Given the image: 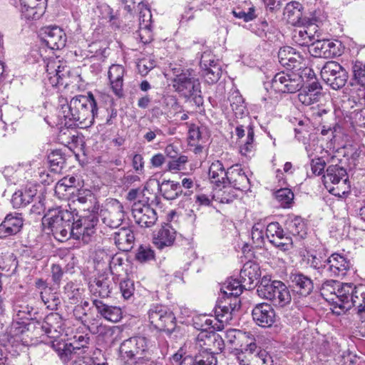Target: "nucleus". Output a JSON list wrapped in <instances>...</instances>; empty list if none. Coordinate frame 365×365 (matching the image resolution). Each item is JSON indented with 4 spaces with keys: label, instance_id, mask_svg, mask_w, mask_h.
Wrapping results in <instances>:
<instances>
[{
    "label": "nucleus",
    "instance_id": "nucleus-38",
    "mask_svg": "<svg viewBox=\"0 0 365 365\" xmlns=\"http://www.w3.org/2000/svg\"><path fill=\"white\" fill-rule=\"evenodd\" d=\"M217 359L212 352L196 354L194 357L186 356L180 365H216Z\"/></svg>",
    "mask_w": 365,
    "mask_h": 365
},
{
    "label": "nucleus",
    "instance_id": "nucleus-61",
    "mask_svg": "<svg viewBox=\"0 0 365 365\" xmlns=\"http://www.w3.org/2000/svg\"><path fill=\"white\" fill-rule=\"evenodd\" d=\"M123 259L118 255H114L110 260L109 267L112 274H119L123 270Z\"/></svg>",
    "mask_w": 365,
    "mask_h": 365
},
{
    "label": "nucleus",
    "instance_id": "nucleus-64",
    "mask_svg": "<svg viewBox=\"0 0 365 365\" xmlns=\"http://www.w3.org/2000/svg\"><path fill=\"white\" fill-rule=\"evenodd\" d=\"M229 100L233 110L239 109L240 113L243 112L245 108L243 106L244 101L242 96L237 91L233 92Z\"/></svg>",
    "mask_w": 365,
    "mask_h": 365
},
{
    "label": "nucleus",
    "instance_id": "nucleus-53",
    "mask_svg": "<svg viewBox=\"0 0 365 365\" xmlns=\"http://www.w3.org/2000/svg\"><path fill=\"white\" fill-rule=\"evenodd\" d=\"M155 61L151 56H148L140 59L137 66L140 74L145 76L150 70L155 68Z\"/></svg>",
    "mask_w": 365,
    "mask_h": 365
},
{
    "label": "nucleus",
    "instance_id": "nucleus-24",
    "mask_svg": "<svg viewBox=\"0 0 365 365\" xmlns=\"http://www.w3.org/2000/svg\"><path fill=\"white\" fill-rule=\"evenodd\" d=\"M42 329L51 338L58 339L64 331V322L58 313L47 315L42 324Z\"/></svg>",
    "mask_w": 365,
    "mask_h": 365
},
{
    "label": "nucleus",
    "instance_id": "nucleus-35",
    "mask_svg": "<svg viewBox=\"0 0 365 365\" xmlns=\"http://www.w3.org/2000/svg\"><path fill=\"white\" fill-rule=\"evenodd\" d=\"M291 282L293 286L297 289V292L302 296H307L313 289V282L308 277L300 274H292L290 276Z\"/></svg>",
    "mask_w": 365,
    "mask_h": 365
},
{
    "label": "nucleus",
    "instance_id": "nucleus-55",
    "mask_svg": "<svg viewBox=\"0 0 365 365\" xmlns=\"http://www.w3.org/2000/svg\"><path fill=\"white\" fill-rule=\"evenodd\" d=\"M284 234V230L278 222H271L267 226L266 236L271 242L272 239L279 238Z\"/></svg>",
    "mask_w": 365,
    "mask_h": 365
},
{
    "label": "nucleus",
    "instance_id": "nucleus-5",
    "mask_svg": "<svg viewBox=\"0 0 365 365\" xmlns=\"http://www.w3.org/2000/svg\"><path fill=\"white\" fill-rule=\"evenodd\" d=\"M257 292L259 297L270 301L275 307H284L292 301L290 291L282 282L267 277L262 278Z\"/></svg>",
    "mask_w": 365,
    "mask_h": 365
},
{
    "label": "nucleus",
    "instance_id": "nucleus-16",
    "mask_svg": "<svg viewBox=\"0 0 365 365\" xmlns=\"http://www.w3.org/2000/svg\"><path fill=\"white\" fill-rule=\"evenodd\" d=\"M351 262L344 256L334 253L327 259V267L323 271L327 277H343L349 270Z\"/></svg>",
    "mask_w": 365,
    "mask_h": 365
},
{
    "label": "nucleus",
    "instance_id": "nucleus-43",
    "mask_svg": "<svg viewBox=\"0 0 365 365\" xmlns=\"http://www.w3.org/2000/svg\"><path fill=\"white\" fill-rule=\"evenodd\" d=\"M337 287H340L339 281L333 279L326 280L322 284L320 289L321 295L326 301L331 303V301H334L336 299V297L334 296V292Z\"/></svg>",
    "mask_w": 365,
    "mask_h": 365
},
{
    "label": "nucleus",
    "instance_id": "nucleus-41",
    "mask_svg": "<svg viewBox=\"0 0 365 365\" xmlns=\"http://www.w3.org/2000/svg\"><path fill=\"white\" fill-rule=\"evenodd\" d=\"M245 287L242 280L238 281L230 278L224 283L220 290L225 297H234L235 299H237Z\"/></svg>",
    "mask_w": 365,
    "mask_h": 365
},
{
    "label": "nucleus",
    "instance_id": "nucleus-50",
    "mask_svg": "<svg viewBox=\"0 0 365 365\" xmlns=\"http://www.w3.org/2000/svg\"><path fill=\"white\" fill-rule=\"evenodd\" d=\"M307 264L310 267L316 269L321 276L324 277V274L322 270H324L325 267H327V259L323 260L320 257L311 255L307 257Z\"/></svg>",
    "mask_w": 365,
    "mask_h": 365
},
{
    "label": "nucleus",
    "instance_id": "nucleus-8",
    "mask_svg": "<svg viewBox=\"0 0 365 365\" xmlns=\"http://www.w3.org/2000/svg\"><path fill=\"white\" fill-rule=\"evenodd\" d=\"M150 324L159 331L171 333L176 327L175 317L168 308L160 304H153L148 311Z\"/></svg>",
    "mask_w": 365,
    "mask_h": 365
},
{
    "label": "nucleus",
    "instance_id": "nucleus-54",
    "mask_svg": "<svg viewBox=\"0 0 365 365\" xmlns=\"http://www.w3.org/2000/svg\"><path fill=\"white\" fill-rule=\"evenodd\" d=\"M271 243L283 251L290 250L293 245L292 237L284 233L279 238H276V240L272 239Z\"/></svg>",
    "mask_w": 365,
    "mask_h": 365
},
{
    "label": "nucleus",
    "instance_id": "nucleus-27",
    "mask_svg": "<svg viewBox=\"0 0 365 365\" xmlns=\"http://www.w3.org/2000/svg\"><path fill=\"white\" fill-rule=\"evenodd\" d=\"M93 304L98 313L107 321L116 323L123 317V312L119 307L108 305L97 299H93Z\"/></svg>",
    "mask_w": 365,
    "mask_h": 365
},
{
    "label": "nucleus",
    "instance_id": "nucleus-44",
    "mask_svg": "<svg viewBox=\"0 0 365 365\" xmlns=\"http://www.w3.org/2000/svg\"><path fill=\"white\" fill-rule=\"evenodd\" d=\"M41 298L48 309L56 310L61 304V299L56 293L51 292L50 288L45 287L41 292Z\"/></svg>",
    "mask_w": 365,
    "mask_h": 365
},
{
    "label": "nucleus",
    "instance_id": "nucleus-57",
    "mask_svg": "<svg viewBox=\"0 0 365 365\" xmlns=\"http://www.w3.org/2000/svg\"><path fill=\"white\" fill-rule=\"evenodd\" d=\"M135 259L140 262H146L154 259V252L148 246H140Z\"/></svg>",
    "mask_w": 365,
    "mask_h": 365
},
{
    "label": "nucleus",
    "instance_id": "nucleus-2",
    "mask_svg": "<svg viewBox=\"0 0 365 365\" xmlns=\"http://www.w3.org/2000/svg\"><path fill=\"white\" fill-rule=\"evenodd\" d=\"M336 299L331 301L333 304L341 309H349L351 307L357 309L359 319L358 329L365 336V285L359 284L353 287L351 284H341L334 292Z\"/></svg>",
    "mask_w": 365,
    "mask_h": 365
},
{
    "label": "nucleus",
    "instance_id": "nucleus-60",
    "mask_svg": "<svg viewBox=\"0 0 365 365\" xmlns=\"http://www.w3.org/2000/svg\"><path fill=\"white\" fill-rule=\"evenodd\" d=\"M232 14L236 18L243 19L245 22L252 21L256 17L255 9L253 6L249 8L247 12L238 9L233 10Z\"/></svg>",
    "mask_w": 365,
    "mask_h": 365
},
{
    "label": "nucleus",
    "instance_id": "nucleus-4",
    "mask_svg": "<svg viewBox=\"0 0 365 365\" xmlns=\"http://www.w3.org/2000/svg\"><path fill=\"white\" fill-rule=\"evenodd\" d=\"M173 87L185 98L193 97L196 103H202L200 83L191 69L173 68Z\"/></svg>",
    "mask_w": 365,
    "mask_h": 365
},
{
    "label": "nucleus",
    "instance_id": "nucleus-59",
    "mask_svg": "<svg viewBox=\"0 0 365 365\" xmlns=\"http://www.w3.org/2000/svg\"><path fill=\"white\" fill-rule=\"evenodd\" d=\"M64 292L67 297L73 302L78 300L81 295L80 289L73 282L66 284L64 287Z\"/></svg>",
    "mask_w": 365,
    "mask_h": 365
},
{
    "label": "nucleus",
    "instance_id": "nucleus-17",
    "mask_svg": "<svg viewBox=\"0 0 365 365\" xmlns=\"http://www.w3.org/2000/svg\"><path fill=\"white\" fill-rule=\"evenodd\" d=\"M41 38L46 46L52 50H58L66 46V34L58 26L43 28L41 33Z\"/></svg>",
    "mask_w": 365,
    "mask_h": 365
},
{
    "label": "nucleus",
    "instance_id": "nucleus-34",
    "mask_svg": "<svg viewBox=\"0 0 365 365\" xmlns=\"http://www.w3.org/2000/svg\"><path fill=\"white\" fill-rule=\"evenodd\" d=\"M219 336L202 331L197 335L195 348L198 351L197 354L212 352V345L218 341Z\"/></svg>",
    "mask_w": 365,
    "mask_h": 365
},
{
    "label": "nucleus",
    "instance_id": "nucleus-7",
    "mask_svg": "<svg viewBox=\"0 0 365 365\" xmlns=\"http://www.w3.org/2000/svg\"><path fill=\"white\" fill-rule=\"evenodd\" d=\"M323 182L329 192L335 196L341 197L350 191L346 170L337 165L327 168Z\"/></svg>",
    "mask_w": 365,
    "mask_h": 365
},
{
    "label": "nucleus",
    "instance_id": "nucleus-22",
    "mask_svg": "<svg viewBox=\"0 0 365 365\" xmlns=\"http://www.w3.org/2000/svg\"><path fill=\"white\" fill-rule=\"evenodd\" d=\"M252 315L256 324L262 327H269L275 321V312L267 303L257 304L252 309Z\"/></svg>",
    "mask_w": 365,
    "mask_h": 365
},
{
    "label": "nucleus",
    "instance_id": "nucleus-52",
    "mask_svg": "<svg viewBox=\"0 0 365 365\" xmlns=\"http://www.w3.org/2000/svg\"><path fill=\"white\" fill-rule=\"evenodd\" d=\"M263 225L260 223L255 224L252 229V240L257 247L264 245V237L263 235Z\"/></svg>",
    "mask_w": 365,
    "mask_h": 365
},
{
    "label": "nucleus",
    "instance_id": "nucleus-14",
    "mask_svg": "<svg viewBox=\"0 0 365 365\" xmlns=\"http://www.w3.org/2000/svg\"><path fill=\"white\" fill-rule=\"evenodd\" d=\"M132 214L135 222L141 227H150L157 221L155 210L149 205L138 201L132 205Z\"/></svg>",
    "mask_w": 365,
    "mask_h": 365
},
{
    "label": "nucleus",
    "instance_id": "nucleus-31",
    "mask_svg": "<svg viewBox=\"0 0 365 365\" xmlns=\"http://www.w3.org/2000/svg\"><path fill=\"white\" fill-rule=\"evenodd\" d=\"M240 275L244 286L250 289L254 282L259 279L261 271L257 264L248 262L244 264Z\"/></svg>",
    "mask_w": 365,
    "mask_h": 365
},
{
    "label": "nucleus",
    "instance_id": "nucleus-45",
    "mask_svg": "<svg viewBox=\"0 0 365 365\" xmlns=\"http://www.w3.org/2000/svg\"><path fill=\"white\" fill-rule=\"evenodd\" d=\"M51 170L54 173H60L66 163V158L60 150H53L48 156Z\"/></svg>",
    "mask_w": 365,
    "mask_h": 365
},
{
    "label": "nucleus",
    "instance_id": "nucleus-10",
    "mask_svg": "<svg viewBox=\"0 0 365 365\" xmlns=\"http://www.w3.org/2000/svg\"><path fill=\"white\" fill-rule=\"evenodd\" d=\"M323 81L334 90L343 88L348 80V73L338 62L327 61L321 69Z\"/></svg>",
    "mask_w": 365,
    "mask_h": 365
},
{
    "label": "nucleus",
    "instance_id": "nucleus-32",
    "mask_svg": "<svg viewBox=\"0 0 365 365\" xmlns=\"http://www.w3.org/2000/svg\"><path fill=\"white\" fill-rule=\"evenodd\" d=\"M230 170L226 171L223 164L220 160L213 162L209 168V177L212 183L217 186L227 185L229 172Z\"/></svg>",
    "mask_w": 365,
    "mask_h": 365
},
{
    "label": "nucleus",
    "instance_id": "nucleus-12",
    "mask_svg": "<svg viewBox=\"0 0 365 365\" xmlns=\"http://www.w3.org/2000/svg\"><path fill=\"white\" fill-rule=\"evenodd\" d=\"M46 78L52 86L63 85V80L69 74V68L66 62L58 58H49L46 61Z\"/></svg>",
    "mask_w": 365,
    "mask_h": 365
},
{
    "label": "nucleus",
    "instance_id": "nucleus-20",
    "mask_svg": "<svg viewBox=\"0 0 365 365\" xmlns=\"http://www.w3.org/2000/svg\"><path fill=\"white\" fill-rule=\"evenodd\" d=\"M303 6L298 1H291L285 6L283 12L284 19L294 26L305 25L309 21L303 16Z\"/></svg>",
    "mask_w": 365,
    "mask_h": 365
},
{
    "label": "nucleus",
    "instance_id": "nucleus-29",
    "mask_svg": "<svg viewBox=\"0 0 365 365\" xmlns=\"http://www.w3.org/2000/svg\"><path fill=\"white\" fill-rule=\"evenodd\" d=\"M231 185L235 189L247 191L250 189V179L240 168H231L227 185Z\"/></svg>",
    "mask_w": 365,
    "mask_h": 365
},
{
    "label": "nucleus",
    "instance_id": "nucleus-1",
    "mask_svg": "<svg viewBox=\"0 0 365 365\" xmlns=\"http://www.w3.org/2000/svg\"><path fill=\"white\" fill-rule=\"evenodd\" d=\"M58 104V124L71 126L72 122H75L78 125L85 128L93 125L98 108L91 93H88V96H75L69 103L67 99L60 97Z\"/></svg>",
    "mask_w": 365,
    "mask_h": 365
},
{
    "label": "nucleus",
    "instance_id": "nucleus-62",
    "mask_svg": "<svg viewBox=\"0 0 365 365\" xmlns=\"http://www.w3.org/2000/svg\"><path fill=\"white\" fill-rule=\"evenodd\" d=\"M187 162V157L180 155L178 158H173L168 164V168L170 171H177L181 170Z\"/></svg>",
    "mask_w": 365,
    "mask_h": 365
},
{
    "label": "nucleus",
    "instance_id": "nucleus-49",
    "mask_svg": "<svg viewBox=\"0 0 365 365\" xmlns=\"http://www.w3.org/2000/svg\"><path fill=\"white\" fill-rule=\"evenodd\" d=\"M275 198L282 207H288L292 203L294 194L289 188H282L275 192Z\"/></svg>",
    "mask_w": 365,
    "mask_h": 365
},
{
    "label": "nucleus",
    "instance_id": "nucleus-58",
    "mask_svg": "<svg viewBox=\"0 0 365 365\" xmlns=\"http://www.w3.org/2000/svg\"><path fill=\"white\" fill-rule=\"evenodd\" d=\"M120 289L124 299H130L135 290L133 282L129 279L122 280L120 282Z\"/></svg>",
    "mask_w": 365,
    "mask_h": 365
},
{
    "label": "nucleus",
    "instance_id": "nucleus-39",
    "mask_svg": "<svg viewBox=\"0 0 365 365\" xmlns=\"http://www.w3.org/2000/svg\"><path fill=\"white\" fill-rule=\"evenodd\" d=\"M36 192L32 189H25L24 190H18L14 192L11 198V203L14 208L25 207L31 203Z\"/></svg>",
    "mask_w": 365,
    "mask_h": 365
},
{
    "label": "nucleus",
    "instance_id": "nucleus-25",
    "mask_svg": "<svg viewBox=\"0 0 365 365\" xmlns=\"http://www.w3.org/2000/svg\"><path fill=\"white\" fill-rule=\"evenodd\" d=\"M125 69L123 66L119 64H113L110 66L108 76L110 85L113 93L118 98L124 96L123 91V76Z\"/></svg>",
    "mask_w": 365,
    "mask_h": 365
},
{
    "label": "nucleus",
    "instance_id": "nucleus-46",
    "mask_svg": "<svg viewBox=\"0 0 365 365\" xmlns=\"http://www.w3.org/2000/svg\"><path fill=\"white\" fill-rule=\"evenodd\" d=\"M188 140L189 144L195 145L205 137L206 128L198 125L191 123L188 124Z\"/></svg>",
    "mask_w": 365,
    "mask_h": 365
},
{
    "label": "nucleus",
    "instance_id": "nucleus-11",
    "mask_svg": "<svg viewBox=\"0 0 365 365\" xmlns=\"http://www.w3.org/2000/svg\"><path fill=\"white\" fill-rule=\"evenodd\" d=\"M304 81L298 73L280 72L272 80V88L278 93H292L299 91L303 86Z\"/></svg>",
    "mask_w": 365,
    "mask_h": 365
},
{
    "label": "nucleus",
    "instance_id": "nucleus-28",
    "mask_svg": "<svg viewBox=\"0 0 365 365\" xmlns=\"http://www.w3.org/2000/svg\"><path fill=\"white\" fill-rule=\"evenodd\" d=\"M239 302L240 301L237 299H235L234 302L230 303L228 306H220L216 309L215 320L218 321L219 323V326H214L216 330H222L225 326L230 323V322L232 319L233 312H235L236 309L240 308Z\"/></svg>",
    "mask_w": 365,
    "mask_h": 365
},
{
    "label": "nucleus",
    "instance_id": "nucleus-30",
    "mask_svg": "<svg viewBox=\"0 0 365 365\" xmlns=\"http://www.w3.org/2000/svg\"><path fill=\"white\" fill-rule=\"evenodd\" d=\"M322 95V86L317 82L312 83L309 86L300 91L299 101L304 106H310L317 102Z\"/></svg>",
    "mask_w": 365,
    "mask_h": 365
},
{
    "label": "nucleus",
    "instance_id": "nucleus-37",
    "mask_svg": "<svg viewBox=\"0 0 365 365\" xmlns=\"http://www.w3.org/2000/svg\"><path fill=\"white\" fill-rule=\"evenodd\" d=\"M114 328L104 324L96 318L91 319L88 324V329L91 334L101 336L104 339H108L113 336Z\"/></svg>",
    "mask_w": 365,
    "mask_h": 365
},
{
    "label": "nucleus",
    "instance_id": "nucleus-36",
    "mask_svg": "<svg viewBox=\"0 0 365 365\" xmlns=\"http://www.w3.org/2000/svg\"><path fill=\"white\" fill-rule=\"evenodd\" d=\"M51 346L63 362L71 360L72 356L76 353L73 343H67L63 340L58 341L55 339L52 341Z\"/></svg>",
    "mask_w": 365,
    "mask_h": 365
},
{
    "label": "nucleus",
    "instance_id": "nucleus-19",
    "mask_svg": "<svg viewBox=\"0 0 365 365\" xmlns=\"http://www.w3.org/2000/svg\"><path fill=\"white\" fill-rule=\"evenodd\" d=\"M24 225L21 214L14 212L8 214L0 224V238L4 239L19 233Z\"/></svg>",
    "mask_w": 365,
    "mask_h": 365
},
{
    "label": "nucleus",
    "instance_id": "nucleus-63",
    "mask_svg": "<svg viewBox=\"0 0 365 365\" xmlns=\"http://www.w3.org/2000/svg\"><path fill=\"white\" fill-rule=\"evenodd\" d=\"M200 64L202 69H207L209 66H212L213 64H218V63L212 53L207 51L202 53Z\"/></svg>",
    "mask_w": 365,
    "mask_h": 365
},
{
    "label": "nucleus",
    "instance_id": "nucleus-42",
    "mask_svg": "<svg viewBox=\"0 0 365 365\" xmlns=\"http://www.w3.org/2000/svg\"><path fill=\"white\" fill-rule=\"evenodd\" d=\"M160 191L164 197L168 200L176 199L182 193L180 184L170 180H165L162 182Z\"/></svg>",
    "mask_w": 365,
    "mask_h": 365
},
{
    "label": "nucleus",
    "instance_id": "nucleus-13",
    "mask_svg": "<svg viewBox=\"0 0 365 365\" xmlns=\"http://www.w3.org/2000/svg\"><path fill=\"white\" fill-rule=\"evenodd\" d=\"M292 32L293 42L300 46H313V43L319 38L318 26L310 21L305 25L297 26Z\"/></svg>",
    "mask_w": 365,
    "mask_h": 365
},
{
    "label": "nucleus",
    "instance_id": "nucleus-56",
    "mask_svg": "<svg viewBox=\"0 0 365 365\" xmlns=\"http://www.w3.org/2000/svg\"><path fill=\"white\" fill-rule=\"evenodd\" d=\"M247 140L245 143L240 147V153L244 155H247L254 148V130L252 125L247 128Z\"/></svg>",
    "mask_w": 365,
    "mask_h": 365
},
{
    "label": "nucleus",
    "instance_id": "nucleus-23",
    "mask_svg": "<svg viewBox=\"0 0 365 365\" xmlns=\"http://www.w3.org/2000/svg\"><path fill=\"white\" fill-rule=\"evenodd\" d=\"M114 244L118 249L123 252L130 251L135 242V236L129 227L118 228L111 235Z\"/></svg>",
    "mask_w": 365,
    "mask_h": 365
},
{
    "label": "nucleus",
    "instance_id": "nucleus-6",
    "mask_svg": "<svg viewBox=\"0 0 365 365\" xmlns=\"http://www.w3.org/2000/svg\"><path fill=\"white\" fill-rule=\"evenodd\" d=\"M43 223H47L54 237L63 242L69 239V233L74 221L73 214L61 208L49 210L43 218Z\"/></svg>",
    "mask_w": 365,
    "mask_h": 365
},
{
    "label": "nucleus",
    "instance_id": "nucleus-48",
    "mask_svg": "<svg viewBox=\"0 0 365 365\" xmlns=\"http://www.w3.org/2000/svg\"><path fill=\"white\" fill-rule=\"evenodd\" d=\"M352 71L356 83L365 89V63L359 61H354Z\"/></svg>",
    "mask_w": 365,
    "mask_h": 365
},
{
    "label": "nucleus",
    "instance_id": "nucleus-18",
    "mask_svg": "<svg viewBox=\"0 0 365 365\" xmlns=\"http://www.w3.org/2000/svg\"><path fill=\"white\" fill-rule=\"evenodd\" d=\"M340 43L330 40H317L313 43L312 52L316 57L331 58L341 55Z\"/></svg>",
    "mask_w": 365,
    "mask_h": 365
},
{
    "label": "nucleus",
    "instance_id": "nucleus-21",
    "mask_svg": "<svg viewBox=\"0 0 365 365\" xmlns=\"http://www.w3.org/2000/svg\"><path fill=\"white\" fill-rule=\"evenodd\" d=\"M113 279L107 274H101L89 282V290L93 297H108L113 289Z\"/></svg>",
    "mask_w": 365,
    "mask_h": 365
},
{
    "label": "nucleus",
    "instance_id": "nucleus-33",
    "mask_svg": "<svg viewBox=\"0 0 365 365\" xmlns=\"http://www.w3.org/2000/svg\"><path fill=\"white\" fill-rule=\"evenodd\" d=\"M13 4L19 8L22 17L27 20L38 19L43 14L41 8L34 5L31 1L17 0V2L13 1Z\"/></svg>",
    "mask_w": 365,
    "mask_h": 365
},
{
    "label": "nucleus",
    "instance_id": "nucleus-15",
    "mask_svg": "<svg viewBox=\"0 0 365 365\" xmlns=\"http://www.w3.org/2000/svg\"><path fill=\"white\" fill-rule=\"evenodd\" d=\"M125 217L123 206L118 200H111L105 210H101L103 222L111 228L118 229Z\"/></svg>",
    "mask_w": 365,
    "mask_h": 365
},
{
    "label": "nucleus",
    "instance_id": "nucleus-47",
    "mask_svg": "<svg viewBox=\"0 0 365 365\" xmlns=\"http://www.w3.org/2000/svg\"><path fill=\"white\" fill-rule=\"evenodd\" d=\"M293 48L291 47H283L281 48L278 52V57L279 59V63L284 66H287L288 68H294L295 65L294 64L296 62V59L292 56L294 54L292 53Z\"/></svg>",
    "mask_w": 365,
    "mask_h": 365
},
{
    "label": "nucleus",
    "instance_id": "nucleus-51",
    "mask_svg": "<svg viewBox=\"0 0 365 365\" xmlns=\"http://www.w3.org/2000/svg\"><path fill=\"white\" fill-rule=\"evenodd\" d=\"M203 74L209 83L217 82L222 74V70L218 64H213V66H209L207 69H203Z\"/></svg>",
    "mask_w": 365,
    "mask_h": 365
},
{
    "label": "nucleus",
    "instance_id": "nucleus-26",
    "mask_svg": "<svg viewBox=\"0 0 365 365\" xmlns=\"http://www.w3.org/2000/svg\"><path fill=\"white\" fill-rule=\"evenodd\" d=\"M176 238V231L169 225L163 226L153 235V242L155 246L163 250L167 247H171Z\"/></svg>",
    "mask_w": 365,
    "mask_h": 365
},
{
    "label": "nucleus",
    "instance_id": "nucleus-9",
    "mask_svg": "<svg viewBox=\"0 0 365 365\" xmlns=\"http://www.w3.org/2000/svg\"><path fill=\"white\" fill-rule=\"evenodd\" d=\"M98 223V219L93 215L86 217H81L72 222L69 238L82 241L84 244H88L92 241L96 234V227Z\"/></svg>",
    "mask_w": 365,
    "mask_h": 365
},
{
    "label": "nucleus",
    "instance_id": "nucleus-40",
    "mask_svg": "<svg viewBox=\"0 0 365 365\" xmlns=\"http://www.w3.org/2000/svg\"><path fill=\"white\" fill-rule=\"evenodd\" d=\"M286 227L290 234L303 238L306 234V225L301 217L292 216L286 221Z\"/></svg>",
    "mask_w": 365,
    "mask_h": 365
},
{
    "label": "nucleus",
    "instance_id": "nucleus-3",
    "mask_svg": "<svg viewBox=\"0 0 365 365\" xmlns=\"http://www.w3.org/2000/svg\"><path fill=\"white\" fill-rule=\"evenodd\" d=\"M120 351L124 358L133 361V365H158L151 359L150 341L145 336H136L125 340Z\"/></svg>",
    "mask_w": 365,
    "mask_h": 365
}]
</instances>
